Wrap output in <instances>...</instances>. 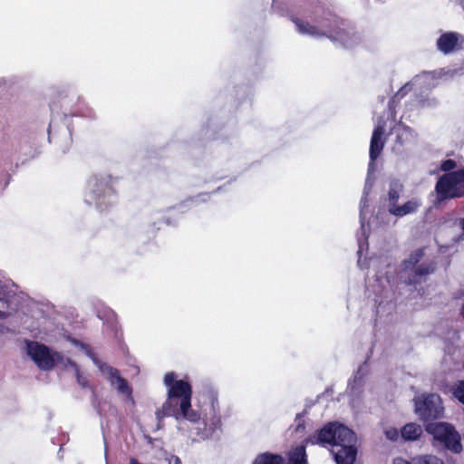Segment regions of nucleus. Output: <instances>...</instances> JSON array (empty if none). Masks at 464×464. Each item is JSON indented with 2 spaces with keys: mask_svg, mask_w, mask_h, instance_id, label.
<instances>
[{
  "mask_svg": "<svg viewBox=\"0 0 464 464\" xmlns=\"http://www.w3.org/2000/svg\"><path fill=\"white\" fill-rule=\"evenodd\" d=\"M463 44L462 36L456 32L443 33L437 39V49L444 54H449L459 49Z\"/></svg>",
  "mask_w": 464,
  "mask_h": 464,
  "instance_id": "1a4fd4ad",
  "label": "nucleus"
},
{
  "mask_svg": "<svg viewBox=\"0 0 464 464\" xmlns=\"http://www.w3.org/2000/svg\"><path fill=\"white\" fill-rule=\"evenodd\" d=\"M176 378L173 372L165 374L167 399L161 408L156 411V418L162 420L166 417H173L177 420H187L196 423L200 420V414L191 409L192 387L188 382Z\"/></svg>",
  "mask_w": 464,
  "mask_h": 464,
  "instance_id": "f257e3e1",
  "label": "nucleus"
},
{
  "mask_svg": "<svg viewBox=\"0 0 464 464\" xmlns=\"http://www.w3.org/2000/svg\"><path fill=\"white\" fill-rule=\"evenodd\" d=\"M460 5H462V7L464 9V0H460Z\"/></svg>",
  "mask_w": 464,
  "mask_h": 464,
  "instance_id": "c85d7f7f",
  "label": "nucleus"
},
{
  "mask_svg": "<svg viewBox=\"0 0 464 464\" xmlns=\"http://www.w3.org/2000/svg\"><path fill=\"white\" fill-rule=\"evenodd\" d=\"M107 372L110 375V381L111 384H117L118 392L126 395L127 398L132 399V389L129 385L127 380L120 375V372L116 368L108 366Z\"/></svg>",
  "mask_w": 464,
  "mask_h": 464,
  "instance_id": "f8f14e48",
  "label": "nucleus"
},
{
  "mask_svg": "<svg viewBox=\"0 0 464 464\" xmlns=\"http://www.w3.org/2000/svg\"><path fill=\"white\" fill-rule=\"evenodd\" d=\"M401 437L405 440H416L420 437L422 429L420 425L414 422H410L401 428Z\"/></svg>",
  "mask_w": 464,
  "mask_h": 464,
  "instance_id": "2eb2a0df",
  "label": "nucleus"
},
{
  "mask_svg": "<svg viewBox=\"0 0 464 464\" xmlns=\"http://www.w3.org/2000/svg\"><path fill=\"white\" fill-rule=\"evenodd\" d=\"M403 128H404V130H411V129H410L408 126H404Z\"/></svg>",
  "mask_w": 464,
  "mask_h": 464,
  "instance_id": "c756f323",
  "label": "nucleus"
},
{
  "mask_svg": "<svg viewBox=\"0 0 464 464\" xmlns=\"http://www.w3.org/2000/svg\"><path fill=\"white\" fill-rule=\"evenodd\" d=\"M384 131L385 129L383 125L376 126L372 131L369 151L370 160L372 161L378 159L384 148L385 140L382 139Z\"/></svg>",
  "mask_w": 464,
  "mask_h": 464,
  "instance_id": "9b49d317",
  "label": "nucleus"
},
{
  "mask_svg": "<svg viewBox=\"0 0 464 464\" xmlns=\"http://www.w3.org/2000/svg\"><path fill=\"white\" fill-rule=\"evenodd\" d=\"M453 395L464 404V381L459 380L454 383Z\"/></svg>",
  "mask_w": 464,
  "mask_h": 464,
  "instance_id": "aec40b11",
  "label": "nucleus"
},
{
  "mask_svg": "<svg viewBox=\"0 0 464 464\" xmlns=\"http://www.w3.org/2000/svg\"><path fill=\"white\" fill-rule=\"evenodd\" d=\"M425 430L432 436L433 447L447 450L455 454L462 451L460 435L452 424L429 422L425 425Z\"/></svg>",
  "mask_w": 464,
  "mask_h": 464,
  "instance_id": "7ed1b4c3",
  "label": "nucleus"
},
{
  "mask_svg": "<svg viewBox=\"0 0 464 464\" xmlns=\"http://www.w3.org/2000/svg\"><path fill=\"white\" fill-rule=\"evenodd\" d=\"M288 464H308L305 445H299L290 452Z\"/></svg>",
  "mask_w": 464,
  "mask_h": 464,
  "instance_id": "dca6fc26",
  "label": "nucleus"
},
{
  "mask_svg": "<svg viewBox=\"0 0 464 464\" xmlns=\"http://www.w3.org/2000/svg\"><path fill=\"white\" fill-rule=\"evenodd\" d=\"M336 35L340 38H343L344 35H347V33L345 32L344 29H340L339 31L336 32Z\"/></svg>",
  "mask_w": 464,
  "mask_h": 464,
  "instance_id": "a878e982",
  "label": "nucleus"
},
{
  "mask_svg": "<svg viewBox=\"0 0 464 464\" xmlns=\"http://www.w3.org/2000/svg\"><path fill=\"white\" fill-rule=\"evenodd\" d=\"M312 445H332L336 447L334 458L336 464H354L357 456V437L349 428L337 422H329L320 429L316 434L304 440Z\"/></svg>",
  "mask_w": 464,
  "mask_h": 464,
  "instance_id": "f03ea898",
  "label": "nucleus"
},
{
  "mask_svg": "<svg viewBox=\"0 0 464 464\" xmlns=\"http://www.w3.org/2000/svg\"><path fill=\"white\" fill-rule=\"evenodd\" d=\"M402 186L398 183H392L390 185V189L388 192V209L392 208V205H397L398 200L400 198V194L401 191Z\"/></svg>",
  "mask_w": 464,
  "mask_h": 464,
  "instance_id": "a211bd4d",
  "label": "nucleus"
},
{
  "mask_svg": "<svg viewBox=\"0 0 464 464\" xmlns=\"http://www.w3.org/2000/svg\"><path fill=\"white\" fill-rule=\"evenodd\" d=\"M457 167V163L453 160H445L441 162L440 169L444 172H453L452 169H454Z\"/></svg>",
  "mask_w": 464,
  "mask_h": 464,
  "instance_id": "412c9836",
  "label": "nucleus"
},
{
  "mask_svg": "<svg viewBox=\"0 0 464 464\" xmlns=\"http://www.w3.org/2000/svg\"><path fill=\"white\" fill-rule=\"evenodd\" d=\"M415 411L423 421L439 419L443 414L441 399L430 393L415 399Z\"/></svg>",
  "mask_w": 464,
  "mask_h": 464,
  "instance_id": "6e6552de",
  "label": "nucleus"
},
{
  "mask_svg": "<svg viewBox=\"0 0 464 464\" xmlns=\"http://www.w3.org/2000/svg\"><path fill=\"white\" fill-rule=\"evenodd\" d=\"M437 201L464 197V168L443 174L435 185Z\"/></svg>",
  "mask_w": 464,
  "mask_h": 464,
  "instance_id": "39448f33",
  "label": "nucleus"
},
{
  "mask_svg": "<svg viewBox=\"0 0 464 464\" xmlns=\"http://www.w3.org/2000/svg\"><path fill=\"white\" fill-rule=\"evenodd\" d=\"M208 399L210 401L209 416L206 413L204 420L206 426H208V430L214 431L217 429H220L222 425L218 393L214 391H209Z\"/></svg>",
  "mask_w": 464,
  "mask_h": 464,
  "instance_id": "9d476101",
  "label": "nucleus"
},
{
  "mask_svg": "<svg viewBox=\"0 0 464 464\" xmlns=\"http://www.w3.org/2000/svg\"><path fill=\"white\" fill-rule=\"evenodd\" d=\"M413 464H444V462L433 455H420L413 458Z\"/></svg>",
  "mask_w": 464,
  "mask_h": 464,
  "instance_id": "6ab92c4d",
  "label": "nucleus"
},
{
  "mask_svg": "<svg viewBox=\"0 0 464 464\" xmlns=\"http://www.w3.org/2000/svg\"><path fill=\"white\" fill-rule=\"evenodd\" d=\"M407 88H408V84H405V85H404L403 87H401V89L396 92V94L393 96L392 101H391V102H389V109H390L391 111H392V110H393V106H392V104H393V102H394V99L398 98V99L400 100V99L403 98V97H404V95L407 93Z\"/></svg>",
  "mask_w": 464,
  "mask_h": 464,
  "instance_id": "4be33fe9",
  "label": "nucleus"
},
{
  "mask_svg": "<svg viewBox=\"0 0 464 464\" xmlns=\"http://www.w3.org/2000/svg\"><path fill=\"white\" fill-rule=\"evenodd\" d=\"M169 464H181V460L178 456L171 455L169 459Z\"/></svg>",
  "mask_w": 464,
  "mask_h": 464,
  "instance_id": "393cba45",
  "label": "nucleus"
},
{
  "mask_svg": "<svg viewBox=\"0 0 464 464\" xmlns=\"http://www.w3.org/2000/svg\"><path fill=\"white\" fill-rule=\"evenodd\" d=\"M27 353L43 371L53 370L56 362L61 359L59 353L52 352L45 344L34 341L27 343Z\"/></svg>",
  "mask_w": 464,
  "mask_h": 464,
  "instance_id": "0eeeda50",
  "label": "nucleus"
},
{
  "mask_svg": "<svg viewBox=\"0 0 464 464\" xmlns=\"http://www.w3.org/2000/svg\"><path fill=\"white\" fill-rule=\"evenodd\" d=\"M118 181V178H113L111 175L94 177L90 183L92 187L90 203H94L97 208L102 211L104 209V205L110 203V201L105 200V198H110L115 194L114 188Z\"/></svg>",
  "mask_w": 464,
  "mask_h": 464,
  "instance_id": "423d86ee",
  "label": "nucleus"
},
{
  "mask_svg": "<svg viewBox=\"0 0 464 464\" xmlns=\"http://www.w3.org/2000/svg\"><path fill=\"white\" fill-rule=\"evenodd\" d=\"M460 226H461V228H462V229H463V231H464V218H461V220H460Z\"/></svg>",
  "mask_w": 464,
  "mask_h": 464,
  "instance_id": "bb28decb",
  "label": "nucleus"
},
{
  "mask_svg": "<svg viewBox=\"0 0 464 464\" xmlns=\"http://www.w3.org/2000/svg\"><path fill=\"white\" fill-rule=\"evenodd\" d=\"M461 314H462V316L464 318V304L462 305V308H461Z\"/></svg>",
  "mask_w": 464,
  "mask_h": 464,
  "instance_id": "cd10ccee",
  "label": "nucleus"
},
{
  "mask_svg": "<svg viewBox=\"0 0 464 464\" xmlns=\"http://www.w3.org/2000/svg\"><path fill=\"white\" fill-rule=\"evenodd\" d=\"M253 464H284V458L279 454L264 452L256 456Z\"/></svg>",
  "mask_w": 464,
  "mask_h": 464,
  "instance_id": "f3484780",
  "label": "nucleus"
},
{
  "mask_svg": "<svg viewBox=\"0 0 464 464\" xmlns=\"http://www.w3.org/2000/svg\"><path fill=\"white\" fill-rule=\"evenodd\" d=\"M76 379L79 385L82 388L89 387V382L87 378L82 374L79 369L76 370Z\"/></svg>",
  "mask_w": 464,
  "mask_h": 464,
  "instance_id": "5701e85b",
  "label": "nucleus"
},
{
  "mask_svg": "<svg viewBox=\"0 0 464 464\" xmlns=\"http://www.w3.org/2000/svg\"><path fill=\"white\" fill-rule=\"evenodd\" d=\"M392 464H413V458L411 461L404 459L403 458L398 457L393 459Z\"/></svg>",
  "mask_w": 464,
  "mask_h": 464,
  "instance_id": "b1692460",
  "label": "nucleus"
},
{
  "mask_svg": "<svg viewBox=\"0 0 464 464\" xmlns=\"http://www.w3.org/2000/svg\"><path fill=\"white\" fill-rule=\"evenodd\" d=\"M420 202L417 199H411L405 202L403 205H392V208H390V213L395 217H404L406 215L415 213L419 207Z\"/></svg>",
  "mask_w": 464,
  "mask_h": 464,
  "instance_id": "4468645a",
  "label": "nucleus"
},
{
  "mask_svg": "<svg viewBox=\"0 0 464 464\" xmlns=\"http://www.w3.org/2000/svg\"><path fill=\"white\" fill-rule=\"evenodd\" d=\"M289 19L293 22L296 27L297 32L300 34H308L312 36H325L326 34L319 29L317 26L309 24L306 21L300 19L295 14L289 15Z\"/></svg>",
  "mask_w": 464,
  "mask_h": 464,
  "instance_id": "ddd939ff",
  "label": "nucleus"
},
{
  "mask_svg": "<svg viewBox=\"0 0 464 464\" xmlns=\"http://www.w3.org/2000/svg\"><path fill=\"white\" fill-rule=\"evenodd\" d=\"M424 256V250L418 248L414 250L402 264V271L411 273L405 279V284L408 285H416L426 281V277L433 274L436 270V263L434 261L423 262L418 266L419 262Z\"/></svg>",
  "mask_w": 464,
  "mask_h": 464,
  "instance_id": "20e7f679",
  "label": "nucleus"
}]
</instances>
